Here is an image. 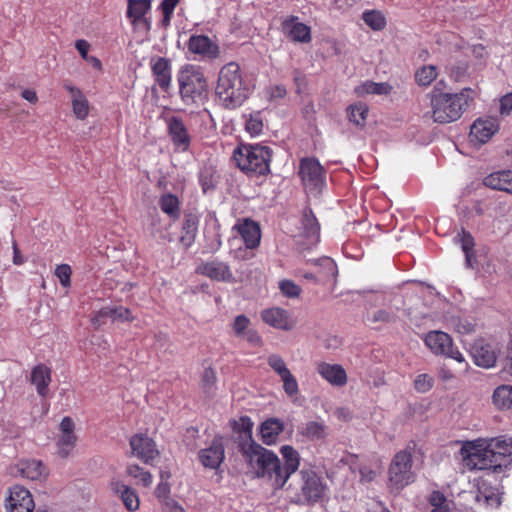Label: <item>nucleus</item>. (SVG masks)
<instances>
[{
  "instance_id": "f257e3e1",
  "label": "nucleus",
  "mask_w": 512,
  "mask_h": 512,
  "mask_svg": "<svg viewBox=\"0 0 512 512\" xmlns=\"http://www.w3.org/2000/svg\"><path fill=\"white\" fill-rule=\"evenodd\" d=\"M465 465L470 470H485L501 474L510 463L512 441L503 438L478 439L467 442L461 448Z\"/></svg>"
},
{
  "instance_id": "f03ea898",
  "label": "nucleus",
  "mask_w": 512,
  "mask_h": 512,
  "mask_svg": "<svg viewBox=\"0 0 512 512\" xmlns=\"http://www.w3.org/2000/svg\"><path fill=\"white\" fill-rule=\"evenodd\" d=\"M474 95L470 88H464L458 93H448L434 87L426 95L430 101V111L427 114L439 124L457 121L473 101Z\"/></svg>"
},
{
  "instance_id": "7ed1b4c3",
  "label": "nucleus",
  "mask_w": 512,
  "mask_h": 512,
  "mask_svg": "<svg viewBox=\"0 0 512 512\" xmlns=\"http://www.w3.org/2000/svg\"><path fill=\"white\" fill-rule=\"evenodd\" d=\"M216 94L221 103L229 109L242 105L248 98L250 87L244 81L237 63H227L220 69Z\"/></svg>"
},
{
  "instance_id": "20e7f679",
  "label": "nucleus",
  "mask_w": 512,
  "mask_h": 512,
  "mask_svg": "<svg viewBox=\"0 0 512 512\" xmlns=\"http://www.w3.org/2000/svg\"><path fill=\"white\" fill-rule=\"evenodd\" d=\"M240 451L257 476L272 479L276 489L284 487L285 478L281 475V463L276 454L256 442L242 443Z\"/></svg>"
},
{
  "instance_id": "39448f33",
  "label": "nucleus",
  "mask_w": 512,
  "mask_h": 512,
  "mask_svg": "<svg viewBox=\"0 0 512 512\" xmlns=\"http://www.w3.org/2000/svg\"><path fill=\"white\" fill-rule=\"evenodd\" d=\"M327 486L312 469H302L287 487L288 497L296 504H314L325 496Z\"/></svg>"
},
{
  "instance_id": "423d86ee",
  "label": "nucleus",
  "mask_w": 512,
  "mask_h": 512,
  "mask_svg": "<svg viewBox=\"0 0 512 512\" xmlns=\"http://www.w3.org/2000/svg\"><path fill=\"white\" fill-rule=\"evenodd\" d=\"M271 157V149L264 145H241L233 154L239 169L249 176L268 174Z\"/></svg>"
},
{
  "instance_id": "0eeeda50",
  "label": "nucleus",
  "mask_w": 512,
  "mask_h": 512,
  "mask_svg": "<svg viewBox=\"0 0 512 512\" xmlns=\"http://www.w3.org/2000/svg\"><path fill=\"white\" fill-rule=\"evenodd\" d=\"M179 93L186 104L203 101L207 95V79L202 69L196 65L183 66L177 75Z\"/></svg>"
},
{
  "instance_id": "6e6552de",
  "label": "nucleus",
  "mask_w": 512,
  "mask_h": 512,
  "mask_svg": "<svg viewBox=\"0 0 512 512\" xmlns=\"http://www.w3.org/2000/svg\"><path fill=\"white\" fill-rule=\"evenodd\" d=\"M412 464V454L409 451L402 450L394 455L388 469V487L391 491L400 492L415 481Z\"/></svg>"
},
{
  "instance_id": "1a4fd4ad",
  "label": "nucleus",
  "mask_w": 512,
  "mask_h": 512,
  "mask_svg": "<svg viewBox=\"0 0 512 512\" xmlns=\"http://www.w3.org/2000/svg\"><path fill=\"white\" fill-rule=\"evenodd\" d=\"M426 346L437 356H445L459 363H465L463 354L453 347V340L449 334L443 331H430L424 338Z\"/></svg>"
},
{
  "instance_id": "9d476101",
  "label": "nucleus",
  "mask_w": 512,
  "mask_h": 512,
  "mask_svg": "<svg viewBox=\"0 0 512 512\" xmlns=\"http://www.w3.org/2000/svg\"><path fill=\"white\" fill-rule=\"evenodd\" d=\"M299 175L305 189L310 193H320L325 185V170L314 158H304L300 161Z\"/></svg>"
},
{
  "instance_id": "9b49d317",
  "label": "nucleus",
  "mask_w": 512,
  "mask_h": 512,
  "mask_svg": "<svg viewBox=\"0 0 512 512\" xmlns=\"http://www.w3.org/2000/svg\"><path fill=\"white\" fill-rule=\"evenodd\" d=\"M8 512H47L41 508L35 509L32 494L26 488L15 485L10 488L6 499Z\"/></svg>"
},
{
  "instance_id": "f8f14e48",
  "label": "nucleus",
  "mask_w": 512,
  "mask_h": 512,
  "mask_svg": "<svg viewBox=\"0 0 512 512\" xmlns=\"http://www.w3.org/2000/svg\"><path fill=\"white\" fill-rule=\"evenodd\" d=\"M280 31L290 41L308 44L312 40L310 26L300 21L299 17L288 15L281 19Z\"/></svg>"
},
{
  "instance_id": "ddd939ff",
  "label": "nucleus",
  "mask_w": 512,
  "mask_h": 512,
  "mask_svg": "<svg viewBox=\"0 0 512 512\" xmlns=\"http://www.w3.org/2000/svg\"><path fill=\"white\" fill-rule=\"evenodd\" d=\"M267 363L280 377L285 394L290 398L296 397L299 393V385L296 377L288 369L284 359L277 354H271L267 358Z\"/></svg>"
},
{
  "instance_id": "4468645a",
  "label": "nucleus",
  "mask_w": 512,
  "mask_h": 512,
  "mask_svg": "<svg viewBox=\"0 0 512 512\" xmlns=\"http://www.w3.org/2000/svg\"><path fill=\"white\" fill-rule=\"evenodd\" d=\"M197 458L205 469L217 470L225 458L223 438L214 437L208 446L198 451Z\"/></svg>"
},
{
  "instance_id": "2eb2a0df",
  "label": "nucleus",
  "mask_w": 512,
  "mask_h": 512,
  "mask_svg": "<svg viewBox=\"0 0 512 512\" xmlns=\"http://www.w3.org/2000/svg\"><path fill=\"white\" fill-rule=\"evenodd\" d=\"M470 353L475 365L489 369L495 366L499 349L484 339H478L472 345Z\"/></svg>"
},
{
  "instance_id": "dca6fc26",
  "label": "nucleus",
  "mask_w": 512,
  "mask_h": 512,
  "mask_svg": "<svg viewBox=\"0 0 512 512\" xmlns=\"http://www.w3.org/2000/svg\"><path fill=\"white\" fill-rule=\"evenodd\" d=\"M77 441L75 423L71 417L66 416L59 425V436L57 439L58 454L63 458L70 456Z\"/></svg>"
},
{
  "instance_id": "f3484780",
  "label": "nucleus",
  "mask_w": 512,
  "mask_h": 512,
  "mask_svg": "<svg viewBox=\"0 0 512 512\" xmlns=\"http://www.w3.org/2000/svg\"><path fill=\"white\" fill-rule=\"evenodd\" d=\"M130 447L132 454L146 464H151L159 455L154 441L144 434L132 436L130 439Z\"/></svg>"
},
{
  "instance_id": "a211bd4d",
  "label": "nucleus",
  "mask_w": 512,
  "mask_h": 512,
  "mask_svg": "<svg viewBox=\"0 0 512 512\" xmlns=\"http://www.w3.org/2000/svg\"><path fill=\"white\" fill-rule=\"evenodd\" d=\"M196 273L204 275L214 281L235 282V277L230 267L226 263L218 260L201 263L196 267Z\"/></svg>"
},
{
  "instance_id": "6ab92c4d",
  "label": "nucleus",
  "mask_w": 512,
  "mask_h": 512,
  "mask_svg": "<svg viewBox=\"0 0 512 512\" xmlns=\"http://www.w3.org/2000/svg\"><path fill=\"white\" fill-rule=\"evenodd\" d=\"M498 128V122L494 118L477 119L470 129V142L474 144H484L491 139Z\"/></svg>"
},
{
  "instance_id": "aec40b11",
  "label": "nucleus",
  "mask_w": 512,
  "mask_h": 512,
  "mask_svg": "<svg viewBox=\"0 0 512 512\" xmlns=\"http://www.w3.org/2000/svg\"><path fill=\"white\" fill-rule=\"evenodd\" d=\"M168 134L177 150L185 152L189 149L191 138L183 121L178 117L167 120Z\"/></svg>"
},
{
  "instance_id": "412c9836",
  "label": "nucleus",
  "mask_w": 512,
  "mask_h": 512,
  "mask_svg": "<svg viewBox=\"0 0 512 512\" xmlns=\"http://www.w3.org/2000/svg\"><path fill=\"white\" fill-rule=\"evenodd\" d=\"M188 50L206 59H216L220 54L218 45L205 35H192L188 40Z\"/></svg>"
},
{
  "instance_id": "4be33fe9",
  "label": "nucleus",
  "mask_w": 512,
  "mask_h": 512,
  "mask_svg": "<svg viewBox=\"0 0 512 512\" xmlns=\"http://www.w3.org/2000/svg\"><path fill=\"white\" fill-rule=\"evenodd\" d=\"M151 3V0H127L126 16L132 25L143 24L146 30H150L151 21L145 15L151 10Z\"/></svg>"
},
{
  "instance_id": "5701e85b",
  "label": "nucleus",
  "mask_w": 512,
  "mask_h": 512,
  "mask_svg": "<svg viewBox=\"0 0 512 512\" xmlns=\"http://www.w3.org/2000/svg\"><path fill=\"white\" fill-rule=\"evenodd\" d=\"M233 229L241 236L247 248L254 249L259 245L261 232L256 222L248 218L239 219Z\"/></svg>"
},
{
  "instance_id": "b1692460",
  "label": "nucleus",
  "mask_w": 512,
  "mask_h": 512,
  "mask_svg": "<svg viewBox=\"0 0 512 512\" xmlns=\"http://www.w3.org/2000/svg\"><path fill=\"white\" fill-rule=\"evenodd\" d=\"M349 465L352 472L358 471L362 483L372 482L381 470L379 461L371 462V460L360 459L357 456L350 458Z\"/></svg>"
},
{
  "instance_id": "393cba45",
  "label": "nucleus",
  "mask_w": 512,
  "mask_h": 512,
  "mask_svg": "<svg viewBox=\"0 0 512 512\" xmlns=\"http://www.w3.org/2000/svg\"><path fill=\"white\" fill-rule=\"evenodd\" d=\"M111 318L113 321L132 322L135 318L130 309L123 306H105L95 312L92 317L94 326L99 327L103 318Z\"/></svg>"
},
{
  "instance_id": "a878e982",
  "label": "nucleus",
  "mask_w": 512,
  "mask_h": 512,
  "mask_svg": "<svg viewBox=\"0 0 512 512\" xmlns=\"http://www.w3.org/2000/svg\"><path fill=\"white\" fill-rule=\"evenodd\" d=\"M151 69L155 82L163 91L171 87L172 69L170 61L164 57H157L151 61Z\"/></svg>"
},
{
  "instance_id": "bb28decb",
  "label": "nucleus",
  "mask_w": 512,
  "mask_h": 512,
  "mask_svg": "<svg viewBox=\"0 0 512 512\" xmlns=\"http://www.w3.org/2000/svg\"><path fill=\"white\" fill-rule=\"evenodd\" d=\"M317 373L333 386L341 387L347 383L345 369L339 364L320 362L316 366Z\"/></svg>"
},
{
  "instance_id": "cd10ccee",
  "label": "nucleus",
  "mask_w": 512,
  "mask_h": 512,
  "mask_svg": "<svg viewBox=\"0 0 512 512\" xmlns=\"http://www.w3.org/2000/svg\"><path fill=\"white\" fill-rule=\"evenodd\" d=\"M261 318L266 324L276 329L288 331L294 327V322L289 317L288 312L278 307L262 311Z\"/></svg>"
},
{
  "instance_id": "c85d7f7f",
  "label": "nucleus",
  "mask_w": 512,
  "mask_h": 512,
  "mask_svg": "<svg viewBox=\"0 0 512 512\" xmlns=\"http://www.w3.org/2000/svg\"><path fill=\"white\" fill-rule=\"evenodd\" d=\"M13 473L30 480H41L47 475V470L41 461L21 460L15 465Z\"/></svg>"
},
{
  "instance_id": "c756f323",
  "label": "nucleus",
  "mask_w": 512,
  "mask_h": 512,
  "mask_svg": "<svg viewBox=\"0 0 512 512\" xmlns=\"http://www.w3.org/2000/svg\"><path fill=\"white\" fill-rule=\"evenodd\" d=\"M64 88L70 93L72 110L75 117L84 120L88 117L90 111L89 101L83 92L70 84H65Z\"/></svg>"
},
{
  "instance_id": "7c9ffc66",
  "label": "nucleus",
  "mask_w": 512,
  "mask_h": 512,
  "mask_svg": "<svg viewBox=\"0 0 512 512\" xmlns=\"http://www.w3.org/2000/svg\"><path fill=\"white\" fill-rule=\"evenodd\" d=\"M111 489L115 494L119 495L127 510L134 512L139 509L140 500L135 490L119 480L111 482Z\"/></svg>"
},
{
  "instance_id": "2f4dec72",
  "label": "nucleus",
  "mask_w": 512,
  "mask_h": 512,
  "mask_svg": "<svg viewBox=\"0 0 512 512\" xmlns=\"http://www.w3.org/2000/svg\"><path fill=\"white\" fill-rule=\"evenodd\" d=\"M280 453L284 460V466H281L282 473L281 475L285 478V484L289 480L290 476L294 474L300 465V455L298 451L290 446L284 445L280 449Z\"/></svg>"
},
{
  "instance_id": "473e14b6",
  "label": "nucleus",
  "mask_w": 512,
  "mask_h": 512,
  "mask_svg": "<svg viewBox=\"0 0 512 512\" xmlns=\"http://www.w3.org/2000/svg\"><path fill=\"white\" fill-rule=\"evenodd\" d=\"M484 185L512 194V170H501L484 178Z\"/></svg>"
},
{
  "instance_id": "72a5a7b5",
  "label": "nucleus",
  "mask_w": 512,
  "mask_h": 512,
  "mask_svg": "<svg viewBox=\"0 0 512 512\" xmlns=\"http://www.w3.org/2000/svg\"><path fill=\"white\" fill-rule=\"evenodd\" d=\"M198 224L199 217L196 214H185L180 236V243L185 249H188L194 243L198 232Z\"/></svg>"
},
{
  "instance_id": "f704fd0d",
  "label": "nucleus",
  "mask_w": 512,
  "mask_h": 512,
  "mask_svg": "<svg viewBox=\"0 0 512 512\" xmlns=\"http://www.w3.org/2000/svg\"><path fill=\"white\" fill-rule=\"evenodd\" d=\"M284 430V423L278 418H269L260 426L261 440L266 445L277 442L279 434Z\"/></svg>"
},
{
  "instance_id": "c9c22d12",
  "label": "nucleus",
  "mask_w": 512,
  "mask_h": 512,
  "mask_svg": "<svg viewBox=\"0 0 512 512\" xmlns=\"http://www.w3.org/2000/svg\"><path fill=\"white\" fill-rule=\"evenodd\" d=\"M476 501L491 508H498L501 505L499 488L489 486L483 481L478 487Z\"/></svg>"
},
{
  "instance_id": "e433bc0d",
  "label": "nucleus",
  "mask_w": 512,
  "mask_h": 512,
  "mask_svg": "<svg viewBox=\"0 0 512 512\" xmlns=\"http://www.w3.org/2000/svg\"><path fill=\"white\" fill-rule=\"evenodd\" d=\"M31 382L36 386L39 395L46 396L48 386L51 382V370L43 364H39L33 368L31 372Z\"/></svg>"
},
{
  "instance_id": "4c0bfd02",
  "label": "nucleus",
  "mask_w": 512,
  "mask_h": 512,
  "mask_svg": "<svg viewBox=\"0 0 512 512\" xmlns=\"http://www.w3.org/2000/svg\"><path fill=\"white\" fill-rule=\"evenodd\" d=\"M312 264H314L316 267H318L319 271H318L317 275L312 272L302 274V276L305 279L316 282L320 278L334 276L336 274V265H335L334 261L328 257L314 260V261H312Z\"/></svg>"
},
{
  "instance_id": "58836bf2",
  "label": "nucleus",
  "mask_w": 512,
  "mask_h": 512,
  "mask_svg": "<svg viewBox=\"0 0 512 512\" xmlns=\"http://www.w3.org/2000/svg\"><path fill=\"white\" fill-rule=\"evenodd\" d=\"M457 240L460 242L462 251L465 254L466 266L472 268L476 262V255L474 251L475 241L473 236L469 232L462 230L457 235Z\"/></svg>"
},
{
  "instance_id": "ea45409f",
  "label": "nucleus",
  "mask_w": 512,
  "mask_h": 512,
  "mask_svg": "<svg viewBox=\"0 0 512 512\" xmlns=\"http://www.w3.org/2000/svg\"><path fill=\"white\" fill-rule=\"evenodd\" d=\"M493 404L499 410L509 409L512 406V386L500 385L492 395Z\"/></svg>"
},
{
  "instance_id": "a19ab883",
  "label": "nucleus",
  "mask_w": 512,
  "mask_h": 512,
  "mask_svg": "<svg viewBox=\"0 0 512 512\" xmlns=\"http://www.w3.org/2000/svg\"><path fill=\"white\" fill-rule=\"evenodd\" d=\"M391 89L392 87L388 83L366 81L355 87L354 92L358 97H363L368 94L386 95L390 93Z\"/></svg>"
},
{
  "instance_id": "79ce46f5",
  "label": "nucleus",
  "mask_w": 512,
  "mask_h": 512,
  "mask_svg": "<svg viewBox=\"0 0 512 512\" xmlns=\"http://www.w3.org/2000/svg\"><path fill=\"white\" fill-rule=\"evenodd\" d=\"M159 206L161 210L170 218L178 219L180 216V202L177 196L166 193L159 199Z\"/></svg>"
},
{
  "instance_id": "37998d69",
  "label": "nucleus",
  "mask_w": 512,
  "mask_h": 512,
  "mask_svg": "<svg viewBox=\"0 0 512 512\" xmlns=\"http://www.w3.org/2000/svg\"><path fill=\"white\" fill-rule=\"evenodd\" d=\"M362 19L373 31H382L387 25L384 13L376 9L366 10L363 12Z\"/></svg>"
},
{
  "instance_id": "c03bdc74",
  "label": "nucleus",
  "mask_w": 512,
  "mask_h": 512,
  "mask_svg": "<svg viewBox=\"0 0 512 512\" xmlns=\"http://www.w3.org/2000/svg\"><path fill=\"white\" fill-rule=\"evenodd\" d=\"M300 433L312 441L321 440L327 435V427L322 422L310 421L302 426Z\"/></svg>"
},
{
  "instance_id": "a18cd8bd",
  "label": "nucleus",
  "mask_w": 512,
  "mask_h": 512,
  "mask_svg": "<svg viewBox=\"0 0 512 512\" xmlns=\"http://www.w3.org/2000/svg\"><path fill=\"white\" fill-rule=\"evenodd\" d=\"M415 81L421 87H428L438 77V68L434 65H423L415 71Z\"/></svg>"
},
{
  "instance_id": "49530a36",
  "label": "nucleus",
  "mask_w": 512,
  "mask_h": 512,
  "mask_svg": "<svg viewBox=\"0 0 512 512\" xmlns=\"http://www.w3.org/2000/svg\"><path fill=\"white\" fill-rule=\"evenodd\" d=\"M304 233L308 238L318 240L320 226L311 210H305L302 216Z\"/></svg>"
},
{
  "instance_id": "de8ad7c7",
  "label": "nucleus",
  "mask_w": 512,
  "mask_h": 512,
  "mask_svg": "<svg viewBox=\"0 0 512 512\" xmlns=\"http://www.w3.org/2000/svg\"><path fill=\"white\" fill-rule=\"evenodd\" d=\"M348 118L357 126H363L368 114V106L365 103L358 102L350 105L347 109Z\"/></svg>"
},
{
  "instance_id": "09e8293b",
  "label": "nucleus",
  "mask_w": 512,
  "mask_h": 512,
  "mask_svg": "<svg viewBox=\"0 0 512 512\" xmlns=\"http://www.w3.org/2000/svg\"><path fill=\"white\" fill-rule=\"evenodd\" d=\"M180 0H163L159 5V10L162 12V19L159 25L167 29L170 26L171 19L173 17L174 10L179 4Z\"/></svg>"
},
{
  "instance_id": "8fccbe9b",
  "label": "nucleus",
  "mask_w": 512,
  "mask_h": 512,
  "mask_svg": "<svg viewBox=\"0 0 512 512\" xmlns=\"http://www.w3.org/2000/svg\"><path fill=\"white\" fill-rule=\"evenodd\" d=\"M432 506L431 512H450L452 502L447 500L445 495L440 491H433L429 497Z\"/></svg>"
},
{
  "instance_id": "3c124183",
  "label": "nucleus",
  "mask_w": 512,
  "mask_h": 512,
  "mask_svg": "<svg viewBox=\"0 0 512 512\" xmlns=\"http://www.w3.org/2000/svg\"><path fill=\"white\" fill-rule=\"evenodd\" d=\"M129 476L137 480V484L148 487L152 484V475L150 472L143 470L140 466L132 464L127 467Z\"/></svg>"
},
{
  "instance_id": "603ef678",
  "label": "nucleus",
  "mask_w": 512,
  "mask_h": 512,
  "mask_svg": "<svg viewBox=\"0 0 512 512\" xmlns=\"http://www.w3.org/2000/svg\"><path fill=\"white\" fill-rule=\"evenodd\" d=\"M245 128L252 136L259 135L262 132L263 122L259 112L249 114L245 122Z\"/></svg>"
},
{
  "instance_id": "864d4df0",
  "label": "nucleus",
  "mask_w": 512,
  "mask_h": 512,
  "mask_svg": "<svg viewBox=\"0 0 512 512\" xmlns=\"http://www.w3.org/2000/svg\"><path fill=\"white\" fill-rule=\"evenodd\" d=\"M433 378L428 374H419L414 380V388L419 393H426L433 387Z\"/></svg>"
},
{
  "instance_id": "5fc2aeb1",
  "label": "nucleus",
  "mask_w": 512,
  "mask_h": 512,
  "mask_svg": "<svg viewBox=\"0 0 512 512\" xmlns=\"http://www.w3.org/2000/svg\"><path fill=\"white\" fill-rule=\"evenodd\" d=\"M250 319L245 315H238L233 322V331L237 337H242L247 330H250Z\"/></svg>"
},
{
  "instance_id": "6e6d98bb",
  "label": "nucleus",
  "mask_w": 512,
  "mask_h": 512,
  "mask_svg": "<svg viewBox=\"0 0 512 512\" xmlns=\"http://www.w3.org/2000/svg\"><path fill=\"white\" fill-rule=\"evenodd\" d=\"M396 320V315L391 310L380 309L373 312L371 321L374 323H390Z\"/></svg>"
},
{
  "instance_id": "4d7b16f0",
  "label": "nucleus",
  "mask_w": 512,
  "mask_h": 512,
  "mask_svg": "<svg viewBox=\"0 0 512 512\" xmlns=\"http://www.w3.org/2000/svg\"><path fill=\"white\" fill-rule=\"evenodd\" d=\"M281 292L287 297H297L301 292V288L291 280H282L279 283Z\"/></svg>"
},
{
  "instance_id": "13d9d810",
  "label": "nucleus",
  "mask_w": 512,
  "mask_h": 512,
  "mask_svg": "<svg viewBox=\"0 0 512 512\" xmlns=\"http://www.w3.org/2000/svg\"><path fill=\"white\" fill-rule=\"evenodd\" d=\"M55 275L58 277L63 287L70 286L71 268L67 264L58 265L55 269Z\"/></svg>"
},
{
  "instance_id": "bf43d9fd",
  "label": "nucleus",
  "mask_w": 512,
  "mask_h": 512,
  "mask_svg": "<svg viewBox=\"0 0 512 512\" xmlns=\"http://www.w3.org/2000/svg\"><path fill=\"white\" fill-rule=\"evenodd\" d=\"M238 425L240 426V429L244 432L245 441L243 443L254 442L252 440L253 422L251 421V419L247 416L241 417Z\"/></svg>"
},
{
  "instance_id": "052dcab7",
  "label": "nucleus",
  "mask_w": 512,
  "mask_h": 512,
  "mask_svg": "<svg viewBox=\"0 0 512 512\" xmlns=\"http://www.w3.org/2000/svg\"><path fill=\"white\" fill-rule=\"evenodd\" d=\"M286 94L287 90L283 85H272L266 89V97L271 101L282 99Z\"/></svg>"
},
{
  "instance_id": "680f3d73",
  "label": "nucleus",
  "mask_w": 512,
  "mask_h": 512,
  "mask_svg": "<svg viewBox=\"0 0 512 512\" xmlns=\"http://www.w3.org/2000/svg\"><path fill=\"white\" fill-rule=\"evenodd\" d=\"M475 323L469 319L461 318L458 319L455 328L460 334H470L475 330Z\"/></svg>"
},
{
  "instance_id": "e2e57ef3",
  "label": "nucleus",
  "mask_w": 512,
  "mask_h": 512,
  "mask_svg": "<svg viewBox=\"0 0 512 512\" xmlns=\"http://www.w3.org/2000/svg\"><path fill=\"white\" fill-rule=\"evenodd\" d=\"M170 493V486L166 480H164V473H161V482L157 485L155 489V495L157 498L162 499L163 503L166 499H170L168 497Z\"/></svg>"
},
{
  "instance_id": "0e129e2a",
  "label": "nucleus",
  "mask_w": 512,
  "mask_h": 512,
  "mask_svg": "<svg viewBox=\"0 0 512 512\" xmlns=\"http://www.w3.org/2000/svg\"><path fill=\"white\" fill-rule=\"evenodd\" d=\"M216 381V374L213 369L207 368L202 374V383L206 391H210Z\"/></svg>"
},
{
  "instance_id": "69168bd1",
  "label": "nucleus",
  "mask_w": 512,
  "mask_h": 512,
  "mask_svg": "<svg viewBox=\"0 0 512 512\" xmlns=\"http://www.w3.org/2000/svg\"><path fill=\"white\" fill-rule=\"evenodd\" d=\"M200 184L202 186V189L204 192H207L209 189H211L214 186L212 174L209 170H205L201 172L199 177Z\"/></svg>"
},
{
  "instance_id": "338daca9",
  "label": "nucleus",
  "mask_w": 512,
  "mask_h": 512,
  "mask_svg": "<svg viewBox=\"0 0 512 512\" xmlns=\"http://www.w3.org/2000/svg\"><path fill=\"white\" fill-rule=\"evenodd\" d=\"M164 512H186L184 507L174 499H166L163 505Z\"/></svg>"
},
{
  "instance_id": "774afa93",
  "label": "nucleus",
  "mask_w": 512,
  "mask_h": 512,
  "mask_svg": "<svg viewBox=\"0 0 512 512\" xmlns=\"http://www.w3.org/2000/svg\"><path fill=\"white\" fill-rule=\"evenodd\" d=\"M502 114H509L512 111V93L504 95L500 100Z\"/></svg>"
}]
</instances>
